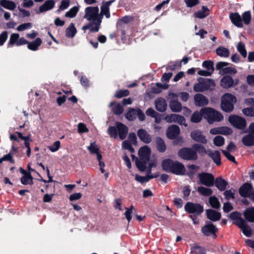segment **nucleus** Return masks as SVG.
Returning <instances> with one entry per match:
<instances>
[{"mask_svg":"<svg viewBox=\"0 0 254 254\" xmlns=\"http://www.w3.org/2000/svg\"><path fill=\"white\" fill-rule=\"evenodd\" d=\"M84 18L91 23L88 24L82 27V29L85 32L87 29H89L91 32H98L102 17L99 14V8L97 6H89L85 9Z\"/></svg>","mask_w":254,"mask_h":254,"instance_id":"1","label":"nucleus"},{"mask_svg":"<svg viewBox=\"0 0 254 254\" xmlns=\"http://www.w3.org/2000/svg\"><path fill=\"white\" fill-rule=\"evenodd\" d=\"M151 150L147 145H144L139 148L138 155L139 160L136 161L138 169L141 171H144L146 169H149V173L151 172V168L155 167L157 164L156 159H150Z\"/></svg>","mask_w":254,"mask_h":254,"instance_id":"2","label":"nucleus"},{"mask_svg":"<svg viewBox=\"0 0 254 254\" xmlns=\"http://www.w3.org/2000/svg\"><path fill=\"white\" fill-rule=\"evenodd\" d=\"M201 112L203 115V118L209 124L221 122L224 119L223 116L220 112L211 108H203L201 109Z\"/></svg>","mask_w":254,"mask_h":254,"instance_id":"3","label":"nucleus"},{"mask_svg":"<svg viewBox=\"0 0 254 254\" xmlns=\"http://www.w3.org/2000/svg\"><path fill=\"white\" fill-rule=\"evenodd\" d=\"M237 102L236 97L233 94L226 93L221 98V107L224 112L230 113L234 108V105Z\"/></svg>","mask_w":254,"mask_h":254,"instance_id":"4","label":"nucleus"},{"mask_svg":"<svg viewBox=\"0 0 254 254\" xmlns=\"http://www.w3.org/2000/svg\"><path fill=\"white\" fill-rule=\"evenodd\" d=\"M178 155L180 158L186 160H195L197 155L192 148L185 147L179 150Z\"/></svg>","mask_w":254,"mask_h":254,"instance_id":"5","label":"nucleus"},{"mask_svg":"<svg viewBox=\"0 0 254 254\" xmlns=\"http://www.w3.org/2000/svg\"><path fill=\"white\" fill-rule=\"evenodd\" d=\"M214 81L212 79H206L202 81H199L194 84L193 89L195 92H202L215 87Z\"/></svg>","mask_w":254,"mask_h":254,"instance_id":"6","label":"nucleus"},{"mask_svg":"<svg viewBox=\"0 0 254 254\" xmlns=\"http://www.w3.org/2000/svg\"><path fill=\"white\" fill-rule=\"evenodd\" d=\"M178 96L174 93H169L168 94V99L169 101V107L172 111L174 112H180L181 111L182 107V104L178 100Z\"/></svg>","mask_w":254,"mask_h":254,"instance_id":"7","label":"nucleus"},{"mask_svg":"<svg viewBox=\"0 0 254 254\" xmlns=\"http://www.w3.org/2000/svg\"><path fill=\"white\" fill-rule=\"evenodd\" d=\"M228 121L233 127L239 129H243L246 126V120L237 115H230L228 117Z\"/></svg>","mask_w":254,"mask_h":254,"instance_id":"8","label":"nucleus"},{"mask_svg":"<svg viewBox=\"0 0 254 254\" xmlns=\"http://www.w3.org/2000/svg\"><path fill=\"white\" fill-rule=\"evenodd\" d=\"M228 63L219 62L217 64L216 69L219 70V73L221 74H234L237 72V69L233 67L228 66Z\"/></svg>","mask_w":254,"mask_h":254,"instance_id":"9","label":"nucleus"},{"mask_svg":"<svg viewBox=\"0 0 254 254\" xmlns=\"http://www.w3.org/2000/svg\"><path fill=\"white\" fill-rule=\"evenodd\" d=\"M191 138L195 142L205 144L207 143L208 140L206 137L203 134L202 131L200 129L193 130L190 134Z\"/></svg>","mask_w":254,"mask_h":254,"instance_id":"10","label":"nucleus"},{"mask_svg":"<svg viewBox=\"0 0 254 254\" xmlns=\"http://www.w3.org/2000/svg\"><path fill=\"white\" fill-rule=\"evenodd\" d=\"M185 209L190 213L199 215L203 212V207L199 204L188 202L185 206Z\"/></svg>","mask_w":254,"mask_h":254,"instance_id":"11","label":"nucleus"},{"mask_svg":"<svg viewBox=\"0 0 254 254\" xmlns=\"http://www.w3.org/2000/svg\"><path fill=\"white\" fill-rule=\"evenodd\" d=\"M252 186L249 183L244 184L239 189L242 196H248L254 202V193H252Z\"/></svg>","mask_w":254,"mask_h":254,"instance_id":"12","label":"nucleus"},{"mask_svg":"<svg viewBox=\"0 0 254 254\" xmlns=\"http://www.w3.org/2000/svg\"><path fill=\"white\" fill-rule=\"evenodd\" d=\"M200 183L207 187L212 186L214 184V177L211 174L206 173H203L198 175Z\"/></svg>","mask_w":254,"mask_h":254,"instance_id":"13","label":"nucleus"},{"mask_svg":"<svg viewBox=\"0 0 254 254\" xmlns=\"http://www.w3.org/2000/svg\"><path fill=\"white\" fill-rule=\"evenodd\" d=\"M238 80L235 81L233 78L229 75L224 76L220 80V86L226 89H228L237 85Z\"/></svg>","mask_w":254,"mask_h":254,"instance_id":"14","label":"nucleus"},{"mask_svg":"<svg viewBox=\"0 0 254 254\" xmlns=\"http://www.w3.org/2000/svg\"><path fill=\"white\" fill-rule=\"evenodd\" d=\"M237 226L241 229L243 233L247 237H251L252 235V230L245 220L240 219L237 222Z\"/></svg>","mask_w":254,"mask_h":254,"instance_id":"15","label":"nucleus"},{"mask_svg":"<svg viewBox=\"0 0 254 254\" xmlns=\"http://www.w3.org/2000/svg\"><path fill=\"white\" fill-rule=\"evenodd\" d=\"M172 168L170 172L176 175H183L186 173L185 166L179 161H175Z\"/></svg>","mask_w":254,"mask_h":254,"instance_id":"16","label":"nucleus"},{"mask_svg":"<svg viewBox=\"0 0 254 254\" xmlns=\"http://www.w3.org/2000/svg\"><path fill=\"white\" fill-rule=\"evenodd\" d=\"M180 133V129L178 126L172 125L169 126L166 131V135L169 139L176 138Z\"/></svg>","mask_w":254,"mask_h":254,"instance_id":"17","label":"nucleus"},{"mask_svg":"<svg viewBox=\"0 0 254 254\" xmlns=\"http://www.w3.org/2000/svg\"><path fill=\"white\" fill-rule=\"evenodd\" d=\"M217 231V229L216 227L210 223L206 224L201 228L202 233L206 236L215 235Z\"/></svg>","mask_w":254,"mask_h":254,"instance_id":"18","label":"nucleus"},{"mask_svg":"<svg viewBox=\"0 0 254 254\" xmlns=\"http://www.w3.org/2000/svg\"><path fill=\"white\" fill-rule=\"evenodd\" d=\"M139 138L145 143H149L152 141L151 136L144 129H139L137 132Z\"/></svg>","mask_w":254,"mask_h":254,"instance_id":"19","label":"nucleus"},{"mask_svg":"<svg viewBox=\"0 0 254 254\" xmlns=\"http://www.w3.org/2000/svg\"><path fill=\"white\" fill-rule=\"evenodd\" d=\"M194 104L197 106H203L208 104V100L203 95L197 94L194 96Z\"/></svg>","mask_w":254,"mask_h":254,"instance_id":"20","label":"nucleus"},{"mask_svg":"<svg viewBox=\"0 0 254 254\" xmlns=\"http://www.w3.org/2000/svg\"><path fill=\"white\" fill-rule=\"evenodd\" d=\"M116 126L118 130L120 138L121 139H125L128 132L127 127L125 125L120 123H117Z\"/></svg>","mask_w":254,"mask_h":254,"instance_id":"21","label":"nucleus"},{"mask_svg":"<svg viewBox=\"0 0 254 254\" xmlns=\"http://www.w3.org/2000/svg\"><path fill=\"white\" fill-rule=\"evenodd\" d=\"M155 108L159 112H164L167 107L165 100L162 98H157L155 101Z\"/></svg>","mask_w":254,"mask_h":254,"instance_id":"22","label":"nucleus"},{"mask_svg":"<svg viewBox=\"0 0 254 254\" xmlns=\"http://www.w3.org/2000/svg\"><path fill=\"white\" fill-rule=\"evenodd\" d=\"M147 171V176L146 177H142L137 175H135V179L137 181L141 183L148 182L150 179L157 178L159 176V174H156L154 175H150L151 172L149 173V169H146Z\"/></svg>","mask_w":254,"mask_h":254,"instance_id":"23","label":"nucleus"},{"mask_svg":"<svg viewBox=\"0 0 254 254\" xmlns=\"http://www.w3.org/2000/svg\"><path fill=\"white\" fill-rule=\"evenodd\" d=\"M206 214L207 218L213 221H218L221 218V214L212 209L207 210Z\"/></svg>","mask_w":254,"mask_h":254,"instance_id":"24","label":"nucleus"},{"mask_svg":"<svg viewBox=\"0 0 254 254\" xmlns=\"http://www.w3.org/2000/svg\"><path fill=\"white\" fill-rule=\"evenodd\" d=\"M208 155L218 165L221 164L220 153L218 151L209 150L207 152Z\"/></svg>","mask_w":254,"mask_h":254,"instance_id":"25","label":"nucleus"},{"mask_svg":"<svg viewBox=\"0 0 254 254\" xmlns=\"http://www.w3.org/2000/svg\"><path fill=\"white\" fill-rule=\"evenodd\" d=\"M209 14V9L205 6H202L201 9L193 14L194 17L200 19H203L207 17Z\"/></svg>","mask_w":254,"mask_h":254,"instance_id":"26","label":"nucleus"},{"mask_svg":"<svg viewBox=\"0 0 254 254\" xmlns=\"http://www.w3.org/2000/svg\"><path fill=\"white\" fill-rule=\"evenodd\" d=\"M230 18L232 23L238 27H242L243 23L242 22V17L237 13L230 14Z\"/></svg>","mask_w":254,"mask_h":254,"instance_id":"27","label":"nucleus"},{"mask_svg":"<svg viewBox=\"0 0 254 254\" xmlns=\"http://www.w3.org/2000/svg\"><path fill=\"white\" fill-rule=\"evenodd\" d=\"M55 5V1L53 0H48L41 5L39 7V12H43L52 9Z\"/></svg>","mask_w":254,"mask_h":254,"instance_id":"28","label":"nucleus"},{"mask_svg":"<svg viewBox=\"0 0 254 254\" xmlns=\"http://www.w3.org/2000/svg\"><path fill=\"white\" fill-rule=\"evenodd\" d=\"M174 160L170 159H164L162 161L161 166L163 170L170 172L171 169H172L173 165L174 163Z\"/></svg>","mask_w":254,"mask_h":254,"instance_id":"29","label":"nucleus"},{"mask_svg":"<svg viewBox=\"0 0 254 254\" xmlns=\"http://www.w3.org/2000/svg\"><path fill=\"white\" fill-rule=\"evenodd\" d=\"M0 5L3 7L10 10H14L16 7L15 3L13 1L9 0H0Z\"/></svg>","mask_w":254,"mask_h":254,"instance_id":"30","label":"nucleus"},{"mask_svg":"<svg viewBox=\"0 0 254 254\" xmlns=\"http://www.w3.org/2000/svg\"><path fill=\"white\" fill-rule=\"evenodd\" d=\"M242 142L246 146L254 145V135L250 133L244 136Z\"/></svg>","mask_w":254,"mask_h":254,"instance_id":"31","label":"nucleus"},{"mask_svg":"<svg viewBox=\"0 0 254 254\" xmlns=\"http://www.w3.org/2000/svg\"><path fill=\"white\" fill-rule=\"evenodd\" d=\"M42 43V40L40 38H37L34 41L29 42L27 45V48L32 51H36Z\"/></svg>","mask_w":254,"mask_h":254,"instance_id":"32","label":"nucleus"},{"mask_svg":"<svg viewBox=\"0 0 254 254\" xmlns=\"http://www.w3.org/2000/svg\"><path fill=\"white\" fill-rule=\"evenodd\" d=\"M156 147L158 151L164 152L166 149V146L164 140L160 137L156 138Z\"/></svg>","mask_w":254,"mask_h":254,"instance_id":"33","label":"nucleus"},{"mask_svg":"<svg viewBox=\"0 0 254 254\" xmlns=\"http://www.w3.org/2000/svg\"><path fill=\"white\" fill-rule=\"evenodd\" d=\"M202 118H203V115H202L201 109L199 112L195 111L192 114L190 121L192 123H197L201 121Z\"/></svg>","mask_w":254,"mask_h":254,"instance_id":"34","label":"nucleus"},{"mask_svg":"<svg viewBox=\"0 0 254 254\" xmlns=\"http://www.w3.org/2000/svg\"><path fill=\"white\" fill-rule=\"evenodd\" d=\"M245 218L251 222H254V207L247 209L244 212Z\"/></svg>","mask_w":254,"mask_h":254,"instance_id":"35","label":"nucleus"},{"mask_svg":"<svg viewBox=\"0 0 254 254\" xmlns=\"http://www.w3.org/2000/svg\"><path fill=\"white\" fill-rule=\"evenodd\" d=\"M215 186L220 190H224L226 189L227 182L221 178H218L215 180Z\"/></svg>","mask_w":254,"mask_h":254,"instance_id":"36","label":"nucleus"},{"mask_svg":"<svg viewBox=\"0 0 254 254\" xmlns=\"http://www.w3.org/2000/svg\"><path fill=\"white\" fill-rule=\"evenodd\" d=\"M87 149L91 154H96L97 158H98V155L100 154L99 152V148L95 142L90 143Z\"/></svg>","mask_w":254,"mask_h":254,"instance_id":"37","label":"nucleus"},{"mask_svg":"<svg viewBox=\"0 0 254 254\" xmlns=\"http://www.w3.org/2000/svg\"><path fill=\"white\" fill-rule=\"evenodd\" d=\"M110 106L112 107L113 112L117 115L121 114L123 112V107L118 103H111Z\"/></svg>","mask_w":254,"mask_h":254,"instance_id":"38","label":"nucleus"},{"mask_svg":"<svg viewBox=\"0 0 254 254\" xmlns=\"http://www.w3.org/2000/svg\"><path fill=\"white\" fill-rule=\"evenodd\" d=\"M190 249L192 254H204L206 252L203 248L195 245L191 246Z\"/></svg>","mask_w":254,"mask_h":254,"instance_id":"39","label":"nucleus"},{"mask_svg":"<svg viewBox=\"0 0 254 254\" xmlns=\"http://www.w3.org/2000/svg\"><path fill=\"white\" fill-rule=\"evenodd\" d=\"M217 54L221 57H228L229 56V51L228 49L223 47H220L216 49Z\"/></svg>","mask_w":254,"mask_h":254,"instance_id":"40","label":"nucleus"},{"mask_svg":"<svg viewBox=\"0 0 254 254\" xmlns=\"http://www.w3.org/2000/svg\"><path fill=\"white\" fill-rule=\"evenodd\" d=\"M19 38V35L18 33H12L10 35L9 41L7 44L8 47H11L14 45H16V43L18 41Z\"/></svg>","mask_w":254,"mask_h":254,"instance_id":"41","label":"nucleus"},{"mask_svg":"<svg viewBox=\"0 0 254 254\" xmlns=\"http://www.w3.org/2000/svg\"><path fill=\"white\" fill-rule=\"evenodd\" d=\"M76 33V28L73 23H70L66 29V36L68 37H73Z\"/></svg>","mask_w":254,"mask_h":254,"instance_id":"42","label":"nucleus"},{"mask_svg":"<svg viewBox=\"0 0 254 254\" xmlns=\"http://www.w3.org/2000/svg\"><path fill=\"white\" fill-rule=\"evenodd\" d=\"M192 149L195 151L196 154H197V152L199 154H205L206 153V150L205 147L203 145H202L200 144H197V143L194 144L192 146Z\"/></svg>","mask_w":254,"mask_h":254,"instance_id":"43","label":"nucleus"},{"mask_svg":"<svg viewBox=\"0 0 254 254\" xmlns=\"http://www.w3.org/2000/svg\"><path fill=\"white\" fill-rule=\"evenodd\" d=\"M197 190L201 194L204 196H209L212 193L211 189L202 186L198 187Z\"/></svg>","mask_w":254,"mask_h":254,"instance_id":"44","label":"nucleus"},{"mask_svg":"<svg viewBox=\"0 0 254 254\" xmlns=\"http://www.w3.org/2000/svg\"><path fill=\"white\" fill-rule=\"evenodd\" d=\"M78 10V7L73 6L66 12L65 16L69 18L74 17L76 15Z\"/></svg>","mask_w":254,"mask_h":254,"instance_id":"45","label":"nucleus"},{"mask_svg":"<svg viewBox=\"0 0 254 254\" xmlns=\"http://www.w3.org/2000/svg\"><path fill=\"white\" fill-rule=\"evenodd\" d=\"M137 112L136 109L130 110L126 115V118L129 121L134 120L137 117Z\"/></svg>","mask_w":254,"mask_h":254,"instance_id":"46","label":"nucleus"},{"mask_svg":"<svg viewBox=\"0 0 254 254\" xmlns=\"http://www.w3.org/2000/svg\"><path fill=\"white\" fill-rule=\"evenodd\" d=\"M125 209L126 210L124 213V215L128 222H129L131 219V214L133 213V212L135 211L134 208L133 206L131 205L129 208L125 207Z\"/></svg>","mask_w":254,"mask_h":254,"instance_id":"47","label":"nucleus"},{"mask_svg":"<svg viewBox=\"0 0 254 254\" xmlns=\"http://www.w3.org/2000/svg\"><path fill=\"white\" fill-rule=\"evenodd\" d=\"M225 139L223 137L221 136H216L213 139V143L214 145L218 147L222 146L224 145Z\"/></svg>","mask_w":254,"mask_h":254,"instance_id":"48","label":"nucleus"},{"mask_svg":"<svg viewBox=\"0 0 254 254\" xmlns=\"http://www.w3.org/2000/svg\"><path fill=\"white\" fill-rule=\"evenodd\" d=\"M237 48L238 51L241 54V55L243 57L246 58L247 55V53L245 49V44L242 42H240L238 44Z\"/></svg>","mask_w":254,"mask_h":254,"instance_id":"49","label":"nucleus"},{"mask_svg":"<svg viewBox=\"0 0 254 254\" xmlns=\"http://www.w3.org/2000/svg\"><path fill=\"white\" fill-rule=\"evenodd\" d=\"M241 17L242 21L243 20L245 24H249L251 20V14L250 11H248L245 12L242 14Z\"/></svg>","mask_w":254,"mask_h":254,"instance_id":"50","label":"nucleus"},{"mask_svg":"<svg viewBox=\"0 0 254 254\" xmlns=\"http://www.w3.org/2000/svg\"><path fill=\"white\" fill-rule=\"evenodd\" d=\"M21 182L23 185L32 184V178L30 174H26L21 179Z\"/></svg>","mask_w":254,"mask_h":254,"instance_id":"51","label":"nucleus"},{"mask_svg":"<svg viewBox=\"0 0 254 254\" xmlns=\"http://www.w3.org/2000/svg\"><path fill=\"white\" fill-rule=\"evenodd\" d=\"M209 201L211 206L213 208H219L220 206V204L216 197H210Z\"/></svg>","mask_w":254,"mask_h":254,"instance_id":"52","label":"nucleus"},{"mask_svg":"<svg viewBox=\"0 0 254 254\" xmlns=\"http://www.w3.org/2000/svg\"><path fill=\"white\" fill-rule=\"evenodd\" d=\"M99 15L102 17L103 15H105L107 18H109L110 17V8L102 5L101 7V12Z\"/></svg>","mask_w":254,"mask_h":254,"instance_id":"53","label":"nucleus"},{"mask_svg":"<svg viewBox=\"0 0 254 254\" xmlns=\"http://www.w3.org/2000/svg\"><path fill=\"white\" fill-rule=\"evenodd\" d=\"M229 218L232 220H235L234 223L237 226V222L240 219H243L241 217V214L237 212H233L230 214Z\"/></svg>","mask_w":254,"mask_h":254,"instance_id":"54","label":"nucleus"},{"mask_svg":"<svg viewBox=\"0 0 254 254\" xmlns=\"http://www.w3.org/2000/svg\"><path fill=\"white\" fill-rule=\"evenodd\" d=\"M187 168L189 175L192 176L198 171L199 167L195 165H189L187 166Z\"/></svg>","mask_w":254,"mask_h":254,"instance_id":"55","label":"nucleus"},{"mask_svg":"<svg viewBox=\"0 0 254 254\" xmlns=\"http://www.w3.org/2000/svg\"><path fill=\"white\" fill-rule=\"evenodd\" d=\"M203 67L206 68L208 71L211 72V73L214 71V67L213 65V63L211 61H204L202 63Z\"/></svg>","mask_w":254,"mask_h":254,"instance_id":"56","label":"nucleus"},{"mask_svg":"<svg viewBox=\"0 0 254 254\" xmlns=\"http://www.w3.org/2000/svg\"><path fill=\"white\" fill-rule=\"evenodd\" d=\"M32 26L31 23H25L19 25L17 27V30L18 31H22L27 29H31Z\"/></svg>","mask_w":254,"mask_h":254,"instance_id":"57","label":"nucleus"},{"mask_svg":"<svg viewBox=\"0 0 254 254\" xmlns=\"http://www.w3.org/2000/svg\"><path fill=\"white\" fill-rule=\"evenodd\" d=\"M178 123L181 125H184L185 127H187L188 125L186 123V121L185 118L179 115H176V118L175 120V122Z\"/></svg>","mask_w":254,"mask_h":254,"instance_id":"58","label":"nucleus"},{"mask_svg":"<svg viewBox=\"0 0 254 254\" xmlns=\"http://www.w3.org/2000/svg\"><path fill=\"white\" fill-rule=\"evenodd\" d=\"M220 134L224 135H229L232 133V129L227 127H219Z\"/></svg>","mask_w":254,"mask_h":254,"instance_id":"59","label":"nucleus"},{"mask_svg":"<svg viewBox=\"0 0 254 254\" xmlns=\"http://www.w3.org/2000/svg\"><path fill=\"white\" fill-rule=\"evenodd\" d=\"M242 112L247 116H254V108H245L242 110Z\"/></svg>","mask_w":254,"mask_h":254,"instance_id":"60","label":"nucleus"},{"mask_svg":"<svg viewBox=\"0 0 254 254\" xmlns=\"http://www.w3.org/2000/svg\"><path fill=\"white\" fill-rule=\"evenodd\" d=\"M235 190H230L224 192V194L226 199L229 200L234 198Z\"/></svg>","mask_w":254,"mask_h":254,"instance_id":"61","label":"nucleus"},{"mask_svg":"<svg viewBox=\"0 0 254 254\" xmlns=\"http://www.w3.org/2000/svg\"><path fill=\"white\" fill-rule=\"evenodd\" d=\"M69 0H63L58 10H63L67 9L69 5Z\"/></svg>","mask_w":254,"mask_h":254,"instance_id":"62","label":"nucleus"},{"mask_svg":"<svg viewBox=\"0 0 254 254\" xmlns=\"http://www.w3.org/2000/svg\"><path fill=\"white\" fill-rule=\"evenodd\" d=\"M60 144L59 141H56L52 145L49 146L48 148L52 152H56L59 149Z\"/></svg>","mask_w":254,"mask_h":254,"instance_id":"63","label":"nucleus"},{"mask_svg":"<svg viewBox=\"0 0 254 254\" xmlns=\"http://www.w3.org/2000/svg\"><path fill=\"white\" fill-rule=\"evenodd\" d=\"M8 37V33L6 31H3L0 34V46H2L6 41Z\"/></svg>","mask_w":254,"mask_h":254,"instance_id":"64","label":"nucleus"}]
</instances>
